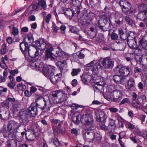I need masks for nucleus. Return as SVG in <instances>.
I'll return each mask as SVG.
<instances>
[{
    "mask_svg": "<svg viewBox=\"0 0 147 147\" xmlns=\"http://www.w3.org/2000/svg\"><path fill=\"white\" fill-rule=\"evenodd\" d=\"M87 16L89 18L90 20L89 21H90V20H92L93 17H95V14L92 12H90L88 14Z\"/></svg>",
    "mask_w": 147,
    "mask_h": 147,
    "instance_id": "57",
    "label": "nucleus"
},
{
    "mask_svg": "<svg viewBox=\"0 0 147 147\" xmlns=\"http://www.w3.org/2000/svg\"><path fill=\"white\" fill-rule=\"evenodd\" d=\"M138 47L140 48H142L147 50V41L143 39L140 40L139 41Z\"/></svg>",
    "mask_w": 147,
    "mask_h": 147,
    "instance_id": "22",
    "label": "nucleus"
},
{
    "mask_svg": "<svg viewBox=\"0 0 147 147\" xmlns=\"http://www.w3.org/2000/svg\"><path fill=\"white\" fill-rule=\"evenodd\" d=\"M53 51V48L52 47H51L49 48H48L47 49L45 55L47 59L52 57L53 55L52 51Z\"/></svg>",
    "mask_w": 147,
    "mask_h": 147,
    "instance_id": "28",
    "label": "nucleus"
},
{
    "mask_svg": "<svg viewBox=\"0 0 147 147\" xmlns=\"http://www.w3.org/2000/svg\"><path fill=\"white\" fill-rule=\"evenodd\" d=\"M65 28H59L57 29V28H54L53 30V32L54 34H56L57 31V30H60L63 33H65Z\"/></svg>",
    "mask_w": 147,
    "mask_h": 147,
    "instance_id": "53",
    "label": "nucleus"
},
{
    "mask_svg": "<svg viewBox=\"0 0 147 147\" xmlns=\"http://www.w3.org/2000/svg\"><path fill=\"white\" fill-rule=\"evenodd\" d=\"M2 106L5 107L8 109L9 106V103L6 99L2 103Z\"/></svg>",
    "mask_w": 147,
    "mask_h": 147,
    "instance_id": "50",
    "label": "nucleus"
},
{
    "mask_svg": "<svg viewBox=\"0 0 147 147\" xmlns=\"http://www.w3.org/2000/svg\"><path fill=\"white\" fill-rule=\"evenodd\" d=\"M109 19V16L106 14L100 16L98 21V25L99 28H103L104 26H101V24H105L108 22Z\"/></svg>",
    "mask_w": 147,
    "mask_h": 147,
    "instance_id": "14",
    "label": "nucleus"
},
{
    "mask_svg": "<svg viewBox=\"0 0 147 147\" xmlns=\"http://www.w3.org/2000/svg\"><path fill=\"white\" fill-rule=\"evenodd\" d=\"M77 55L80 59H83L85 57V51L84 50H81L77 53Z\"/></svg>",
    "mask_w": 147,
    "mask_h": 147,
    "instance_id": "39",
    "label": "nucleus"
},
{
    "mask_svg": "<svg viewBox=\"0 0 147 147\" xmlns=\"http://www.w3.org/2000/svg\"><path fill=\"white\" fill-rule=\"evenodd\" d=\"M7 47L5 44H3L1 47V53L2 54H4L6 52Z\"/></svg>",
    "mask_w": 147,
    "mask_h": 147,
    "instance_id": "49",
    "label": "nucleus"
},
{
    "mask_svg": "<svg viewBox=\"0 0 147 147\" xmlns=\"http://www.w3.org/2000/svg\"><path fill=\"white\" fill-rule=\"evenodd\" d=\"M51 141L53 142L54 144L57 146H59L60 145V142L58 141V139L56 138H52L51 139Z\"/></svg>",
    "mask_w": 147,
    "mask_h": 147,
    "instance_id": "51",
    "label": "nucleus"
},
{
    "mask_svg": "<svg viewBox=\"0 0 147 147\" xmlns=\"http://www.w3.org/2000/svg\"><path fill=\"white\" fill-rule=\"evenodd\" d=\"M129 101V99L127 98H125L123 99L121 102V103L119 104L120 105L122 104H124L125 103H127Z\"/></svg>",
    "mask_w": 147,
    "mask_h": 147,
    "instance_id": "60",
    "label": "nucleus"
},
{
    "mask_svg": "<svg viewBox=\"0 0 147 147\" xmlns=\"http://www.w3.org/2000/svg\"><path fill=\"white\" fill-rule=\"evenodd\" d=\"M20 49L24 54H27V51L29 48L28 43L22 42L20 44Z\"/></svg>",
    "mask_w": 147,
    "mask_h": 147,
    "instance_id": "18",
    "label": "nucleus"
},
{
    "mask_svg": "<svg viewBox=\"0 0 147 147\" xmlns=\"http://www.w3.org/2000/svg\"><path fill=\"white\" fill-rule=\"evenodd\" d=\"M135 33L134 32H129L128 33L127 35L126 39H127V41L132 40L136 38L135 34Z\"/></svg>",
    "mask_w": 147,
    "mask_h": 147,
    "instance_id": "32",
    "label": "nucleus"
},
{
    "mask_svg": "<svg viewBox=\"0 0 147 147\" xmlns=\"http://www.w3.org/2000/svg\"><path fill=\"white\" fill-rule=\"evenodd\" d=\"M35 133L32 130H27L25 134L27 139L30 141L33 140L36 136Z\"/></svg>",
    "mask_w": 147,
    "mask_h": 147,
    "instance_id": "15",
    "label": "nucleus"
},
{
    "mask_svg": "<svg viewBox=\"0 0 147 147\" xmlns=\"http://www.w3.org/2000/svg\"><path fill=\"white\" fill-rule=\"evenodd\" d=\"M118 37L117 35L113 32L111 35V38L113 40H116Z\"/></svg>",
    "mask_w": 147,
    "mask_h": 147,
    "instance_id": "63",
    "label": "nucleus"
},
{
    "mask_svg": "<svg viewBox=\"0 0 147 147\" xmlns=\"http://www.w3.org/2000/svg\"><path fill=\"white\" fill-rule=\"evenodd\" d=\"M27 53L32 58L39 56L42 54L40 50H39L33 47H29L27 51Z\"/></svg>",
    "mask_w": 147,
    "mask_h": 147,
    "instance_id": "7",
    "label": "nucleus"
},
{
    "mask_svg": "<svg viewBox=\"0 0 147 147\" xmlns=\"http://www.w3.org/2000/svg\"><path fill=\"white\" fill-rule=\"evenodd\" d=\"M112 92H108L106 94H104V97L109 101L112 100L113 101V96L112 95Z\"/></svg>",
    "mask_w": 147,
    "mask_h": 147,
    "instance_id": "35",
    "label": "nucleus"
},
{
    "mask_svg": "<svg viewBox=\"0 0 147 147\" xmlns=\"http://www.w3.org/2000/svg\"><path fill=\"white\" fill-rule=\"evenodd\" d=\"M26 110L30 117H34L37 115L38 112L37 106L34 103H32L28 108Z\"/></svg>",
    "mask_w": 147,
    "mask_h": 147,
    "instance_id": "8",
    "label": "nucleus"
},
{
    "mask_svg": "<svg viewBox=\"0 0 147 147\" xmlns=\"http://www.w3.org/2000/svg\"><path fill=\"white\" fill-rule=\"evenodd\" d=\"M80 120L82 123L85 125V130H92L95 128L96 126L93 123L92 115L89 114L83 115L81 117Z\"/></svg>",
    "mask_w": 147,
    "mask_h": 147,
    "instance_id": "2",
    "label": "nucleus"
},
{
    "mask_svg": "<svg viewBox=\"0 0 147 147\" xmlns=\"http://www.w3.org/2000/svg\"><path fill=\"white\" fill-rule=\"evenodd\" d=\"M37 4L40 6V5L45 10L46 9L47 6L46 0H39Z\"/></svg>",
    "mask_w": 147,
    "mask_h": 147,
    "instance_id": "36",
    "label": "nucleus"
},
{
    "mask_svg": "<svg viewBox=\"0 0 147 147\" xmlns=\"http://www.w3.org/2000/svg\"><path fill=\"white\" fill-rule=\"evenodd\" d=\"M6 99L7 100L9 103V102H11L12 105V103L15 102L16 101V100L15 98H11L7 97L6 98Z\"/></svg>",
    "mask_w": 147,
    "mask_h": 147,
    "instance_id": "58",
    "label": "nucleus"
},
{
    "mask_svg": "<svg viewBox=\"0 0 147 147\" xmlns=\"http://www.w3.org/2000/svg\"><path fill=\"white\" fill-rule=\"evenodd\" d=\"M122 16L121 14L118 13H116L115 16V18L116 20L115 21V22L118 25L120 24L122 22L119 20V17L121 18Z\"/></svg>",
    "mask_w": 147,
    "mask_h": 147,
    "instance_id": "43",
    "label": "nucleus"
},
{
    "mask_svg": "<svg viewBox=\"0 0 147 147\" xmlns=\"http://www.w3.org/2000/svg\"><path fill=\"white\" fill-rule=\"evenodd\" d=\"M83 0H72V3L77 8V13H78L81 8V4Z\"/></svg>",
    "mask_w": 147,
    "mask_h": 147,
    "instance_id": "17",
    "label": "nucleus"
},
{
    "mask_svg": "<svg viewBox=\"0 0 147 147\" xmlns=\"http://www.w3.org/2000/svg\"><path fill=\"white\" fill-rule=\"evenodd\" d=\"M125 136V133L124 131H121L119 134L118 139H121L124 138Z\"/></svg>",
    "mask_w": 147,
    "mask_h": 147,
    "instance_id": "56",
    "label": "nucleus"
},
{
    "mask_svg": "<svg viewBox=\"0 0 147 147\" xmlns=\"http://www.w3.org/2000/svg\"><path fill=\"white\" fill-rule=\"evenodd\" d=\"M11 33L13 35L16 36L18 34V30L17 28H13Z\"/></svg>",
    "mask_w": 147,
    "mask_h": 147,
    "instance_id": "59",
    "label": "nucleus"
},
{
    "mask_svg": "<svg viewBox=\"0 0 147 147\" xmlns=\"http://www.w3.org/2000/svg\"><path fill=\"white\" fill-rule=\"evenodd\" d=\"M110 121L108 127V128L111 130H114L115 127V121L112 119H110Z\"/></svg>",
    "mask_w": 147,
    "mask_h": 147,
    "instance_id": "34",
    "label": "nucleus"
},
{
    "mask_svg": "<svg viewBox=\"0 0 147 147\" xmlns=\"http://www.w3.org/2000/svg\"><path fill=\"white\" fill-rule=\"evenodd\" d=\"M30 8L32 9L31 10L32 11H33L34 10L37 11L40 7V6L37 4L35 5H30Z\"/></svg>",
    "mask_w": 147,
    "mask_h": 147,
    "instance_id": "46",
    "label": "nucleus"
},
{
    "mask_svg": "<svg viewBox=\"0 0 147 147\" xmlns=\"http://www.w3.org/2000/svg\"><path fill=\"white\" fill-rule=\"evenodd\" d=\"M80 23L84 27H85L87 25L89 24L90 22L89 20L86 21L85 19H82L80 21Z\"/></svg>",
    "mask_w": 147,
    "mask_h": 147,
    "instance_id": "44",
    "label": "nucleus"
},
{
    "mask_svg": "<svg viewBox=\"0 0 147 147\" xmlns=\"http://www.w3.org/2000/svg\"><path fill=\"white\" fill-rule=\"evenodd\" d=\"M51 14L49 13L47 15L46 17L45 21L47 23H48L51 19Z\"/></svg>",
    "mask_w": 147,
    "mask_h": 147,
    "instance_id": "64",
    "label": "nucleus"
},
{
    "mask_svg": "<svg viewBox=\"0 0 147 147\" xmlns=\"http://www.w3.org/2000/svg\"><path fill=\"white\" fill-rule=\"evenodd\" d=\"M36 105L37 108H38L45 113H49V108H47V102L44 98H38L36 100Z\"/></svg>",
    "mask_w": 147,
    "mask_h": 147,
    "instance_id": "4",
    "label": "nucleus"
},
{
    "mask_svg": "<svg viewBox=\"0 0 147 147\" xmlns=\"http://www.w3.org/2000/svg\"><path fill=\"white\" fill-rule=\"evenodd\" d=\"M56 64L59 68L61 71L66 67L67 63L66 61H58L56 63Z\"/></svg>",
    "mask_w": 147,
    "mask_h": 147,
    "instance_id": "23",
    "label": "nucleus"
},
{
    "mask_svg": "<svg viewBox=\"0 0 147 147\" xmlns=\"http://www.w3.org/2000/svg\"><path fill=\"white\" fill-rule=\"evenodd\" d=\"M126 88L130 91H134L135 89V80L132 78H129L128 81Z\"/></svg>",
    "mask_w": 147,
    "mask_h": 147,
    "instance_id": "13",
    "label": "nucleus"
},
{
    "mask_svg": "<svg viewBox=\"0 0 147 147\" xmlns=\"http://www.w3.org/2000/svg\"><path fill=\"white\" fill-rule=\"evenodd\" d=\"M100 63L102 68L105 69H112L113 66L114 62L109 57L104 59Z\"/></svg>",
    "mask_w": 147,
    "mask_h": 147,
    "instance_id": "6",
    "label": "nucleus"
},
{
    "mask_svg": "<svg viewBox=\"0 0 147 147\" xmlns=\"http://www.w3.org/2000/svg\"><path fill=\"white\" fill-rule=\"evenodd\" d=\"M94 91L96 92L101 91L104 89V86H99L98 84H95L94 86Z\"/></svg>",
    "mask_w": 147,
    "mask_h": 147,
    "instance_id": "38",
    "label": "nucleus"
},
{
    "mask_svg": "<svg viewBox=\"0 0 147 147\" xmlns=\"http://www.w3.org/2000/svg\"><path fill=\"white\" fill-rule=\"evenodd\" d=\"M119 31L121 38L123 40L126 39L127 34L126 28H120L119 29Z\"/></svg>",
    "mask_w": 147,
    "mask_h": 147,
    "instance_id": "19",
    "label": "nucleus"
},
{
    "mask_svg": "<svg viewBox=\"0 0 147 147\" xmlns=\"http://www.w3.org/2000/svg\"><path fill=\"white\" fill-rule=\"evenodd\" d=\"M139 98H138L136 102H133L132 106L133 107L137 109H141V107H143L144 103L141 102L139 101Z\"/></svg>",
    "mask_w": 147,
    "mask_h": 147,
    "instance_id": "20",
    "label": "nucleus"
},
{
    "mask_svg": "<svg viewBox=\"0 0 147 147\" xmlns=\"http://www.w3.org/2000/svg\"><path fill=\"white\" fill-rule=\"evenodd\" d=\"M107 116L103 111H99V115L96 117L97 121L100 122L101 123H105Z\"/></svg>",
    "mask_w": 147,
    "mask_h": 147,
    "instance_id": "16",
    "label": "nucleus"
},
{
    "mask_svg": "<svg viewBox=\"0 0 147 147\" xmlns=\"http://www.w3.org/2000/svg\"><path fill=\"white\" fill-rule=\"evenodd\" d=\"M20 124H19L22 125L24 126L26 125L28 122V118H26L24 119H19Z\"/></svg>",
    "mask_w": 147,
    "mask_h": 147,
    "instance_id": "40",
    "label": "nucleus"
},
{
    "mask_svg": "<svg viewBox=\"0 0 147 147\" xmlns=\"http://www.w3.org/2000/svg\"><path fill=\"white\" fill-rule=\"evenodd\" d=\"M35 66L36 68H37L39 70L42 68V71L43 72V67H45L43 66L42 64H40L38 63H36L35 64ZM45 67H48L47 66H45Z\"/></svg>",
    "mask_w": 147,
    "mask_h": 147,
    "instance_id": "54",
    "label": "nucleus"
},
{
    "mask_svg": "<svg viewBox=\"0 0 147 147\" xmlns=\"http://www.w3.org/2000/svg\"><path fill=\"white\" fill-rule=\"evenodd\" d=\"M0 65L2 68L4 69L5 70H6V69H8L6 65L5 62L2 61V62L0 63Z\"/></svg>",
    "mask_w": 147,
    "mask_h": 147,
    "instance_id": "62",
    "label": "nucleus"
},
{
    "mask_svg": "<svg viewBox=\"0 0 147 147\" xmlns=\"http://www.w3.org/2000/svg\"><path fill=\"white\" fill-rule=\"evenodd\" d=\"M125 19L128 24L131 26V27L132 26L133 21L131 19H130L128 16H126L125 17Z\"/></svg>",
    "mask_w": 147,
    "mask_h": 147,
    "instance_id": "48",
    "label": "nucleus"
},
{
    "mask_svg": "<svg viewBox=\"0 0 147 147\" xmlns=\"http://www.w3.org/2000/svg\"><path fill=\"white\" fill-rule=\"evenodd\" d=\"M15 85L16 84L15 83L12 82L8 83L7 84L8 86L11 89H13Z\"/></svg>",
    "mask_w": 147,
    "mask_h": 147,
    "instance_id": "61",
    "label": "nucleus"
},
{
    "mask_svg": "<svg viewBox=\"0 0 147 147\" xmlns=\"http://www.w3.org/2000/svg\"><path fill=\"white\" fill-rule=\"evenodd\" d=\"M47 46L46 41L43 39V42H41L39 47V49L44 50Z\"/></svg>",
    "mask_w": 147,
    "mask_h": 147,
    "instance_id": "47",
    "label": "nucleus"
},
{
    "mask_svg": "<svg viewBox=\"0 0 147 147\" xmlns=\"http://www.w3.org/2000/svg\"><path fill=\"white\" fill-rule=\"evenodd\" d=\"M43 73L47 77L49 78L52 83L55 84L59 81L61 78V73L55 74V69L51 67H43Z\"/></svg>",
    "mask_w": 147,
    "mask_h": 147,
    "instance_id": "1",
    "label": "nucleus"
},
{
    "mask_svg": "<svg viewBox=\"0 0 147 147\" xmlns=\"http://www.w3.org/2000/svg\"><path fill=\"white\" fill-rule=\"evenodd\" d=\"M84 137L87 139L93 140L94 138V134L92 132L87 131L85 133Z\"/></svg>",
    "mask_w": 147,
    "mask_h": 147,
    "instance_id": "27",
    "label": "nucleus"
},
{
    "mask_svg": "<svg viewBox=\"0 0 147 147\" xmlns=\"http://www.w3.org/2000/svg\"><path fill=\"white\" fill-rule=\"evenodd\" d=\"M101 68H102V67L101 65H100V63H97L94 64L92 71V72L96 73L97 72L98 70Z\"/></svg>",
    "mask_w": 147,
    "mask_h": 147,
    "instance_id": "30",
    "label": "nucleus"
},
{
    "mask_svg": "<svg viewBox=\"0 0 147 147\" xmlns=\"http://www.w3.org/2000/svg\"><path fill=\"white\" fill-rule=\"evenodd\" d=\"M19 116L20 119H24L28 118L30 117L26 110H22L19 112Z\"/></svg>",
    "mask_w": 147,
    "mask_h": 147,
    "instance_id": "25",
    "label": "nucleus"
},
{
    "mask_svg": "<svg viewBox=\"0 0 147 147\" xmlns=\"http://www.w3.org/2000/svg\"><path fill=\"white\" fill-rule=\"evenodd\" d=\"M94 64V61H93L86 65L85 68V69L86 70H88L90 69H92Z\"/></svg>",
    "mask_w": 147,
    "mask_h": 147,
    "instance_id": "45",
    "label": "nucleus"
},
{
    "mask_svg": "<svg viewBox=\"0 0 147 147\" xmlns=\"http://www.w3.org/2000/svg\"><path fill=\"white\" fill-rule=\"evenodd\" d=\"M127 44L131 48H136L138 46L137 44L136 38L127 42Z\"/></svg>",
    "mask_w": 147,
    "mask_h": 147,
    "instance_id": "31",
    "label": "nucleus"
},
{
    "mask_svg": "<svg viewBox=\"0 0 147 147\" xmlns=\"http://www.w3.org/2000/svg\"><path fill=\"white\" fill-rule=\"evenodd\" d=\"M113 70L115 73H119L121 75L123 76V77L128 75L130 73L129 68L128 66L121 67L117 65Z\"/></svg>",
    "mask_w": 147,
    "mask_h": 147,
    "instance_id": "5",
    "label": "nucleus"
},
{
    "mask_svg": "<svg viewBox=\"0 0 147 147\" xmlns=\"http://www.w3.org/2000/svg\"><path fill=\"white\" fill-rule=\"evenodd\" d=\"M74 11L70 9H69L67 10L66 11L64 12V14L69 20H71L74 16Z\"/></svg>",
    "mask_w": 147,
    "mask_h": 147,
    "instance_id": "21",
    "label": "nucleus"
},
{
    "mask_svg": "<svg viewBox=\"0 0 147 147\" xmlns=\"http://www.w3.org/2000/svg\"><path fill=\"white\" fill-rule=\"evenodd\" d=\"M119 4L122 7L123 11L124 12L128 11L131 9V5L126 0H120Z\"/></svg>",
    "mask_w": 147,
    "mask_h": 147,
    "instance_id": "10",
    "label": "nucleus"
},
{
    "mask_svg": "<svg viewBox=\"0 0 147 147\" xmlns=\"http://www.w3.org/2000/svg\"><path fill=\"white\" fill-rule=\"evenodd\" d=\"M63 92L62 91L59 90H56L53 91L52 92L51 99L53 102L57 103L59 102V101H57V100H60L61 97L63 95Z\"/></svg>",
    "mask_w": 147,
    "mask_h": 147,
    "instance_id": "9",
    "label": "nucleus"
},
{
    "mask_svg": "<svg viewBox=\"0 0 147 147\" xmlns=\"http://www.w3.org/2000/svg\"><path fill=\"white\" fill-rule=\"evenodd\" d=\"M90 76L88 74H83L81 76L82 81L85 84H86L88 78Z\"/></svg>",
    "mask_w": 147,
    "mask_h": 147,
    "instance_id": "33",
    "label": "nucleus"
},
{
    "mask_svg": "<svg viewBox=\"0 0 147 147\" xmlns=\"http://www.w3.org/2000/svg\"><path fill=\"white\" fill-rule=\"evenodd\" d=\"M21 127L20 124L13 121H10L8 122L7 126V131L8 134H11L16 132Z\"/></svg>",
    "mask_w": 147,
    "mask_h": 147,
    "instance_id": "3",
    "label": "nucleus"
},
{
    "mask_svg": "<svg viewBox=\"0 0 147 147\" xmlns=\"http://www.w3.org/2000/svg\"><path fill=\"white\" fill-rule=\"evenodd\" d=\"M27 39V42H26V43H28V44L31 43L32 42H33V38L32 36H27L25 38H24V41H26L25 39Z\"/></svg>",
    "mask_w": 147,
    "mask_h": 147,
    "instance_id": "52",
    "label": "nucleus"
},
{
    "mask_svg": "<svg viewBox=\"0 0 147 147\" xmlns=\"http://www.w3.org/2000/svg\"><path fill=\"white\" fill-rule=\"evenodd\" d=\"M20 106V103L17 101L12 103L11 107L12 111L15 113L17 112L19 110Z\"/></svg>",
    "mask_w": 147,
    "mask_h": 147,
    "instance_id": "26",
    "label": "nucleus"
},
{
    "mask_svg": "<svg viewBox=\"0 0 147 147\" xmlns=\"http://www.w3.org/2000/svg\"><path fill=\"white\" fill-rule=\"evenodd\" d=\"M88 31L87 33L89 36L91 38H94L96 34V30L95 28H88Z\"/></svg>",
    "mask_w": 147,
    "mask_h": 147,
    "instance_id": "24",
    "label": "nucleus"
},
{
    "mask_svg": "<svg viewBox=\"0 0 147 147\" xmlns=\"http://www.w3.org/2000/svg\"><path fill=\"white\" fill-rule=\"evenodd\" d=\"M39 147H48L46 142L44 139H41L38 143Z\"/></svg>",
    "mask_w": 147,
    "mask_h": 147,
    "instance_id": "37",
    "label": "nucleus"
},
{
    "mask_svg": "<svg viewBox=\"0 0 147 147\" xmlns=\"http://www.w3.org/2000/svg\"><path fill=\"white\" fill-rule=\"evenodd\" d=\"M57 53L58 56L61 57L63 58L67 59L69 56V54L63 51H61L58 52H57Z\"/></svg>",
    "mask_w": 147,
    "mask_h": 147,
    "instance_id": "29",
    "label": "nucleus"
},
{
    "mask_svg": "<svg viewBox=\"0 0 147 147\" xmlns=\"http://www.w3.org/2000/svg\"><path fill=\"white\" fill-rule=\"evenodd\" d=\"M42 42H43V39H40L36 41L35 42V44L32 45L33 47L36 48H39L40 43Z\"/></svg>",
    "mask_w": 147,
    "mask_h": 147,
    "instance_id": "41",
    "label": "nucleus"
},
{
    "mask_svg": "<svg viewBox=\"0 0 147 147\" xmlns=\"http://www.w3.org/2000/svg\"><path fill=\"white\" fill-rule=\"evenodd\" d=\"M113 79L115 83L121 85L123 84L127 80L126 77H123L121 75H114L113 77Z\"/></svg>",
    "mask_w": 147,
    "mask_h": 147,
    "instance_id": "12",
    "label": "nucleus"
},
{
    "mask_svg": "<svg viewBox=\"0 0 147 147\" xmlns=\"http://www.w3.org/2000/svg\"><path fill=\"white\" fill-rule=\"evenodd\" d=\"M81 71V69L80 68L73 69L71 72V75L73 76H77Z\"/></svg>",
    "mask_w": 147,
    "mask_h": 147,
    "instance_id": "42",
    "label": "nucleus"
},
{
    "mask_svg": "<svg viewBox=\"0 0 147 147\" xmlns=\"http://www.w3.org/2000/svg\"><path fill=\"white\" fill-rule=\"evenodd\" d=\"M105 40V38L103 36L100 34H99L98 38V39L97 40V41L98 42H101L104 41Z\"/></svg>",
    "mask_w": 147,
    "mask_h": 147,
    "instance_id": "55",
    "label": "nucleus"
},
{
    "mask_svg": "<svg viewBox=\"0 0 147 147\" xmlns=\"http://www.w3.org/2000/svg\"><path fill=\"white\" fill-rule=\"evenodd\" d=\"M113 101L118 102L121 100L122 96L121 92L119 90H115L112 92Z\"/></svg>",
    "mask_w": 147,
    "mask_h": 147,
    "instance_id": "11",
    "label": "nucleus"
}]
</instances>
